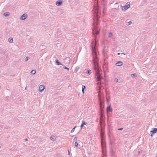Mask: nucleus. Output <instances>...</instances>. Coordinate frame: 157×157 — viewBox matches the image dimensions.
Masks as SVG:
<instances>
[{
  "instance_id": "obj_34",
  "label": "nucleus",
  "mask_w": 157,
  "mask_h": 157,
  "mask_svg": "<svg viewBox=\"0 0 157 157\" xmlns=\"http://www.w3.org/2000/svg\"><path fill=\"white\" fill-rule=\"evenodd\" d=\"M121 54V53H118L117 54H118V55H120V54Z\"/></svg>"
},
{
  "instance_id": "obj_1",
  "label": "nucleus",
  "mask_w": 157,
  "mask_h": 157,
  "mask_svg": "<svg viewBox=\"0 0 157 157\" xmlns=\"http://www.w3.org/2000/svg\"><path fill=\"white\" fill-rule=\"evenodd\" d=\"M92 51L93 57V61L94 63V68L95 72L96 78L97 81H99L102 78V77L99 73L98 62V58L97 56L96 49L95 46H92Z\"/></svg>"
},
{
  "instance_id": "obj_29",
  "label": "nucleus",
  "mask_w": 157,
  "mask_h": 157,
  "mask_svg": "<svg viewBox=\"0 0 157 157\" xmlns=\"http://www.w3.org/2000/svg\"><path fill=\"white\" fill-rule=\"evenodd\" d=\"M132 22L131 21H129L128 22V24L127 25H128L131 24Z\"/></svg>"
},
{
  "instance_id": "obj_23",
  "label": "nucleus",
  "mask_w": 157,
  "mask_h": 157,
  "mask_svg": "<svg viewBox=\"0 0 157 157\" xmlns=\"http://www.w3.org/2000/svg\"><path fill=\"white\" fill-rule=\"evenodd\" d=\"M76 126L74 128H73L72 129V130L71 131V133H72V132H74L75 130V128H76Z\"/></svg>"
},
{
  "instance_id": "obj_6",
  "label": "nucleus",
  "mask_w": 157,
  "mask_h": 157,
  "mask_svg": "<svg viewBox=\"0 0 157 157\" xmlns=\"http://www.w3.org/2000/svg\"><path fill=\"white\" fill-rule=\"evenodd\" d=\"M27 15L26 13L23 14L20 17V19L21 20H24L27 17Z\"/></svg>"
},
{
  "instance_id": "obj_4",
  "label": "nucleus",
  "mask_w": 157,
  "mask_h": 157,
  "mask_svg": "<svg viewBox=\"0 0 157 157\" xmlns=\"http://www.w3.org/2000/svg\"><path fill=\"white\" fill-rule=\"evenodd\" d=\"M126 4L127 5L124 6L123 7H122V10L124 11H125L126 10H127L128 8H129L130 7V2H127Z\"/></svg>"
},
{
  "instance_id": "obj_37",
  "label": "nucleus",
  "mask_w": 157,
  "mask_h": 157,
  "mask_svg": "<svg viewBox=\"0 0 157 157\" xmlns=\"http://www.w3.org/2000/svg\"><path fill=\"white\" fill-rule=\"evenodd\" d=\"M140 154V151H139V152H138Z\"/></svg>"
},
{
  "instance_id": "obj_9",
  "label": "nucleus",
  "mask_w": 157,
  "mask_h": 157,
  "mask_svg": "<svg viewBox=\"0 0 157 157\" xmlns=\"http://www.w3.org/2000/svg\"><path fill=\"white\" fill-rule=\"evenodd\" d=\"M77 139L76 137H75L74 139V142H75V146L76 147H78V142H77Z\"/></svg>"
},
{
  "instance_id": "obj_12",
  "label": "nucleus",
  "mask_w": 157,
  "mask_h": 157,
  "mask_svg": "<svg viewBox=\"0 0 157 157\" xmlns=\"http://www.w3.org/2000/svg\"><path fill=\"white\" fill-rule=\"evenodd\" d=\"M10 14V13L9 12H6L4 13L3 14L4 15L5 17H7L9 16Z\"/></svg>"
},
{
  "instance_id": "obj_16",
  "label": "nucleus",
  "mask_w": 157,
  "mask_h": 157,
  "mask_svg": "<svg viewBox=\"0 0 157 157\" xmlns=\"http://www.w3.org/2000/svg\"><path fill=\"white\" fill-rule=\"evenodd\" d=\"M102 102L101 101H100V108H101V111L102 110Z\"/></svg>"
},
{
  "instance_id": "obj_15",
  "label": "nucleus",
  "mask_w": 157,
  "mask_h": 157,
  "mask_svg": "<svg viewBox=\"0 0 157 157\" xmlns=\"http://www.w3.org/2000/svg\"><path fill=\"white\" fill-rule=\"evenodd\" d=\"M51 140L53 141H54L56 140V138L54 136H52L51 137Z\"/></svg>"
},
{
  "instance_id": "obj_21",
  "label": "nucleus",
  "mask_w": 157,
  "mask_h": 157,
  "mask_svg": "<svg viewBox=\"0 0 157 157\" xmlns=\"http://www.w3.org/2000/svg\"><path fill=\"white\" fill-rule=\"evenodd\" d=\"M113 36V34L112 33H109V35L108 36L109 37H111Z\"/></svg>"
},
{
  "instance_id": "obj_31",
  "label": "nucleus",
  "mask_w": 157,
  "mask_h": 157,
  "mask_svg": "<svg viewBox=\"0 0 157 157\" xmlns=\"http://www.w3.org/2000/svg\"><path fill=\"white\" fill-rule=\"evenodd\" d=\"M121 54H123L124 55H126L124 53H121Z\"/></svg>"
},
{
  "instance_id": "obj_2",
  "label": "nucleus",
  "mask_w": 157,
  "mask_h": 157,
  "mask_svg": "<svg viewBox=\"0 0 157 157\" xmlns=\"http://www.w3.org/2000/svg\"><path fill=\"white\" fill-rule=\"evenodd\" d=\"M97 23H96L95 22L94 24L93 28V35L96 36V35L98 34L99 33V32L97 29Z\"/></svg>"
},
{
  "instance_id": "obj_20",
  "label": "nucleus",
  "mask_w": 157,
  "mask_h": 157,
  "mask_svg": "<svg viewBox=\"0 0 157 157\" xmlns=\"http://www.w3.org/2000/svg\"><path fill=\"white\" fill-rule=\"evenodd\" d=\"M131 76L132 77H136L137 75H136V74L134 73V74H131Z\"/></svg>"
},
{
  "instance_id": "obj_25",
  "label": "nucleus",
  "mask_w": 157,
  "mask_h": 157,
  "mask_svg": "<svg viewBox=\"0 0 157 157\" xmlns=\"http://www.w3.org/2000/svg\"><path fill=\"white\" fill-rule=\"evenodd\" d=\"M111 109V108L110 106L108 107L107 108V111H110V110Z\"/></svg>"
},
{
  "instance_id": "obj_10",
  "label": "nucleus",
  "mask_w": 157,
  "mask_h": 157,
  "mask_svg": "<svg viewBox=\"0 0 157 157\" xmlns=\"http://www.w3.org/2000/svg\"><path fill=\"white\" fill-rule=\"evenodd\" d=\"M87 123L86 122H85L84 121H82V124L80 126L81 128L82 129L84 125H87Z\"/></svg>"
},
{
  "instance_id": "obj_3",
  "label": "nucleus",
  "mask_w": 157,
  "mask_h": 157,
  "mask_svg": "<svg viewBox=\"0 0 157 157\" xmlns=\"http://www.w3.org/2000/svg\"><path fill=\"white\" fill-rule=\"evenodd\" d=\"M98 7L97 6L95 5L93 11L94 12V15L98 17Z\"/></svg>"
},
{
  "instance_id": "obj_13",
  "label": "nucleus",
  "mask_w": 157,
  "mask_h": 157,
  "mask_svg": "<svg viewBox=\"0 0 157 157\" xmlns=\"http://www.w3.org/2000/svg\"><path fill=\"white\" fill-rule=\"evenodd\" d=\"M56 63H57V64L58 65H62V64H62V63H61L59 62V60L57 59H56Z\"/></svg>"
},
{
  "instance_id": "obj_32",
  "label": "nucleus",
  "mask_w": 157,
  "mask_h": 157,
  "mask_svg": "<svg viewBox=\"0 0 157 157\" xmlns=\"http://www.w3.org/2000/svg\"><path fill=\"white\" fill-rule=\"evenodd\" d=\"M25 141H27L28 140V139H25Z\"/></svg>"
},
{
  "instance_id": "obj_38",
  "label": "nucleus",
  "mask_w": 157,
  "mask_h": 157,
  "mask_svg": "<svg viewBox=\"0 0 157 157\" xmlns=\"http://www.w3.org/2000/svg\"><path fill=\"white\" fill-rule=\"evenodd\" d=\"M77 71V70H75V71Z\"/></svg>"
},
{
  "instance_id": "obj_8",
  "label": "nucleus",
  "mask_w": 157,
  "mask_h": 157,
  "mask_svg": "<svg viewBox=\"0 0 157 157\" xmlns=\"http://www.w3.org/2000/svg\"><path fill=\"white\" fill-rule=\"evenodd\" d=\"M153 130L151 131V132L152 134H154L156 133L157 132V128H152Z\"/></svg>"
},
{
  "instance_id": "obj_19",
  "label": "nucleus",
  "mask_w": 157,
  "mask_h": 157,
  "mask_svg": "<svg viewBox=\"0 0 157 157\" xmlns=\"http://www.w3.org/2000/svg\"><path fill=\"white\" fill-rule=\"evenodd\" d=\"M62 66H63V68L64 69H67V70H69V68H68V67H66L64 65H63V64H62Z\"/></svg>"
},
{
  "instance_id": "obj_33",
  "label": "nucleus",
  "mask_w": 157,
  "mask_h": 157,
  "mask_svg": "<svg viewBox=\"0 0 157 157\" xmlns=\"http://www.w3.org/2000/svg\"><path fill=\"white\" fill-rule=\"evenodd\" d=\"M112 156H113L114 155V154L112 153Z\"/></svg>"
},
{
  "instance_id": "obj_26",
  "label": "nucleus",
  "mask_w": 157,
  "mask_h": 157,
  "mask_svg": "<svg viewBox=\"0 0 157 157\" xmlns=\"http://www.w3.org/2000/svg\"><path fill=\"white\" fill-rule=\"evenodd\" d=\"M101 111V117H100V118H101H101L103 117V115L102 113V111Z\"/></svg>"
},
{
  "instance_id": "obj_30",
  "label": "nucleus",
  "mask_w": 157,
  "mask_h": 157,
  "mask_svg": "<svg viewBox=\"0 0 157 157\" xmlns=\"http://www.w3.org/2000/svg\"><path fill=\"white\" fill-rule=\"evenodd\" d=\"M123 129V128H118V130H122Z\"/></svg>"
},
{
  "instance_id": "obj_39",
  "label": "nucleus",
  "mask_w": 157,
  "mask_h": 157,
  "mask_svg": "<svg viewBox=\"0 0 157 157\" xmlns=\"http://www.w3.org/2000/svg\"><path fill=\"white\" fill-rule=\"evenodd\" d=\"M26 88H27V87H25V89H26Z\"/></svg>"
},
{
  "instance_id": "obj_7",
  "label": "nucleus",
  "mask_w": 157,
  "mask_h": 157,
  "mask_svg": "<svg viewBox=\"0 0 157 157\" xmlns=\"http://www.w3.org/2000/svg\"><path fill=\"white\" fill-rule=\"evenodd\" d=\"M63 3V1L62 0L58 1L56 2V5L57 6H61Z\"/></svg>"
},
{
  "instance_id": "obj_11",
  "label": "nucleus",
  "mask_w": 157,
  "mask_h": 157,
  "mask_svg": "<svg viewBox=\"0 0 157 157\" xmlns=\"http://www.w3.org/2000/svg\"><path fill=\"white\" fill-rule=\"evenodd\" d=\"M123 63L121 61H118L116 63V65L117 66H120L122 65Z\"/></svg>"
},
{
  "instance_id": "obj_14",
  "label": "nucleus",
  "mask_w": 157,
  "mask_h": 157,
  "mask_svg": "<svg viewBox=\"0 0 157 157\" xmlns=\"http://www.w3.org/2000/svg\"><path fill=\"white\" fill-rule=\"evenodd\" d=\"M82 92L83 94L84 93V90L86 89V86L84 85H82Z\"/></svg>"
},
{
  "instance_id": "obj_18",
  "label": "nucleus",
  "mask_w": 157,
  "mask_h": 157,
  "mask_svg": "<svg viewBox=\"0 0 157 157\" xmlns=\"http://www.w3.org/2000/svg\"><path fill=\"white\" fill-rule=\"evenodd\" d=\"M36 73V70H32L31 72V74H32L33 75L35 74Z\"/></svg>"
},
{
  "instance_id": "obj_27",
  "label": "nucleus",
  "mask_w": 157,
  "mask_h": 157,
  "mask_svg": "<svg viewBox=\"0 0 157 157\" xmlns=\"http://www.w3.org/2000/svg\"><path fill=\"white\" fill-rule=\"evenodd\" d=\"M118 79L117 78H115L114 79V82H118Z\"/></svg>"
},
{
  "instance_id": "obj_36",
  "label": "nucleus",
  "mask_w": 157,
  "mask_h": 157,
  "mask_svg": "<svg viewBox=\"0 0 157 157\" xmlns=\"http://www.w3.org/2000/svg\"><path fill=\"white\" fill-rule=\"evenodd\" d=\"M68 153L69 154H70V152L69 151H68Z\"/></svg>"
},
{
  "instance_id": "obj_28",
  "label": "nucleus",
  "mask_w": 157,
  "mask_h": 157,
  "mask_svg": "<svg viewBox=\"0 0 157 157\" xmlns=\"http://www.w3.org/2000/svg\"><path fill=\"white\" fill-rule=\"evenodd\" d=\"M103 140L102 139H101V145H102V147H103Z\"/></svg>"
},
{
  "instance_id": "obj_24",
  "label": "nucleus",
  "mask_w": 157,
  "mask_h": 157,
  "mask_svg": "<svg viewBox=\"0 0 157 157\" xmlns=\"http://www.w3.org/2000/svg\"><path fill=\"white\" fill-rule=\"evenodd\" d=\"M29 59V57H26L25 59V60L26 62Z\"/></svg>"
},
{
  "instance_id": "obj_22",
  "label": "nucleus",
  "mask_w": 157,
  "mask_h": 157,
  "mask_svg": "<svg viewBox=\"0 0 157 157\" xmlns=\"http://www.w3.org/2000/svg\"><path fill=\"white\" fill-rule=\"evenodd\" d=\"M86 72L88 74L90 75V73H91V70H87Z\"/></svg>"
},
{
  "instance_id": "obj_40",
  "label": "nucleus",
  "mask_w": 157,
  "mask_h": 157,
  "mask_svg": "<svg viewBox=\"0 0 157 157\" xmlns=\"http://www.w3.org/2000/svg\"><path fill=\"white\" fill-rule=\"evenodd\" d=\"M155 157H157V156H156Z\"/></svg>"
},
{
  "instance_id": "obj_5",
  "label": "nucleus",
  "mask_w": 157,
  "mask_h": 157,
  "mask_svg": "<svg viewBox=\"0 0 157 157\" xmlns=\"http://www.w3.org/2000/svg\"><path fill=\"white\" fill-rule=\"evenodd\" d=\"M45 89V86L43 85H40L39 88V91L40 92H42Z\"/></svg>"
},
{
  "instance_id": "obj_17",
  "label": "nucleus",
  "mask_w": 157,
  "mask_h": 157,
  "mask_svg": "<svg viewBox=\"0 0 157 157\" xmlns=\"http://www.w3.org/2000/svg\"><path fill=\"white\" fill-rule=\"evenodd\" d=\"M8 41L10 43H12L13 41V38L12 37L9 38L8 39Z\"/></svg>"
},
{
  "instance_id": "obj_35",
  "label": "nucleus",
  "mask_w": 157,
  "mask_h": 157,
  "mask_svg": "<svg viewBox=\"0 0 157 157\" xmlns=\"http://www.w3.org/2000/svg\"><path fill=\"white\" fill-rule=\"evenodd\" d=\"M117 3H117V2L115 4V5H116V4H117Z\"/></svg>"
}]
</instances>
